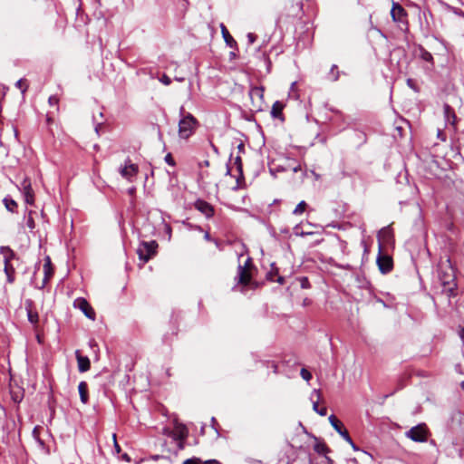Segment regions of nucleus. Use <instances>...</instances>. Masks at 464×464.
Returning <instances> with one entry per match:
<instances>
[{"label":"nucleus","mask_w":464,"mask_h":464,"mask_svg":"<svg viewBox=\"0 0 464 464\" xmlns=\"http://www.w3.org/2000/svg\"><path fill=\"white\" fill-rule=\"evenodd\" d=\"M74 306L79 308L89 319H95V313L90 304L84 298H77L74 300Z\"/></svg>","instance_id":"1a4fd4ad"},{"label":"nucleus","mask_w":464,"mask_h":464,"mask_svg":"<svg viewBox=\"0 0 464 464\" xmlns=\"http://www.w3.org/2000/svg\"><path fill=\"white\" fill-rule=\"evenodd\" d=\"M160 82L164 84V85H169L171 83V80L169 76H167L166 74H163L162 77L160 78Z\"/></svg>","instance_id":"4c0bfd02"},{"label":"nucleus","mask_w":464,"mask_h":464,"mask_svg":"<svg viewBox=\"0 0 464 464\" xmlns=\"http://www.w3.org/2000/svg\"><path fill=\"white\" fill-rule=\"evenodd\" d=\"M439 278L442 285V291L448 295H454V292L457 288L455 282V274L452 267L449 266L445 270H440L439 273Z\"/></svg>","instance_id":"f03ea898"},{"label":"nucleus","mask_w":464,"mask_h":464,"mask_svg":"<svg viewBox=\"0 0 464 464\" xmlns=\"http://www.w3.org/2000/svg\"><path fill=\"white\" fill-rule=\"evenodd\" d=\"M237 283L242 285H247L251 281V275L247 269H246V266L239 265L237 267Z\"/></svg>","instance_id":"9b49d317"},{"label":"nucleus","mask_w":464,"mask_h":464,"mask_svg":"<svg viewBox=\"0 0 464 464\" xmlns=\"http://www.w3.org/2000/svg\"><path fill=\"white\" fill-rule=\"evenodd\" d=\"M420 57L426 62H429V63L433 62V57H432L431 53L422 47H420Z\"/></svg>","instance_id":"c85d7f7f"},{"label":"nucleus","mask_w":464,"mask_h":464,"mask_svg":"<svg viewBox=\"0 0 464 464\" xmlns=\"http://www.w3.org/2000/svg\"><path fill=\"white\" fill-rule=\"evenodd\" d=\"M391 15L393 21L401 22L403 18L406 16V11L401 5L393 3L391 10Z\"/></svg>","instance_id":"ddd939ff"},{"label":"nucleus","mask_w":464,"mask_h":464,"mask_svg":"<svg viewBox=\"0 0 464 464\" xmlns=\"http://www.w3.org/2000/svg\"><path fill=\"white\" fill-rule=\"evenodd\" d=\"M122 458H123V459H127L128 461H130V458L128 457V455H127V454H124V455L122 456Z\"/></svg>","instance_id":"09e8293b"},{"label":"nucleus","mask_w":464,"mask_h":464,"mask_svg":"<svg viewBox=\"0 0 464 464\" xmlns=\"http://www.w3.org/2000/svg\"><path fill=\"white\" fill-rule=\"evenodd\" d=\"M329 422L331 423L332 427L348 442L353 444V440L346 430V429L343 427V423L336 418L335 415L332 414L329 416Z\"/></svg>","instance_id":"39448f33"},{"label":"nucleus","mask_w":464,"mask_h":464,"mask_svg":"<svg viewBox=\"0 0 464 464\" xmlns=\"http://www.w3.org/2000/svg\"><path fill=\"white\" fill-rule=\"evenodd\" d=\"M202 464H221V463L216 459H209L205 462H202Z\"/></svg>","instance_id":"a19ab883"},{"label":"nucleus","mask_w":464,"mask_h":464,"mask_svg":"<svg viewBox=\"0 0 464 464\" xmlns=\"http://www.w3.org/2000/svg\"><path fill=\"white\" fill-rule=\"evenodd\" d=\"M197 210L202 213L207 218H210L215 214V209L212 205L203 199H198L194 203Z\"/></svg>","instance_id":"9d476101"},{"label":"nucleus","mask_w":464,"mask_h":464,"mask_svg":"<svg viewBox=\"0 0 464 464\" xmlns=\"http://www.w3.org/2000/svg\"><path fill=\"white\" fill-rule=\"evenodd\" d=\"M243 266H246V269L248 270L249 266H251V258L248 257Z\"/></svg>","instance_id":"79ce46f5"},{"label":"nucleus","mask_w":464,"mask_h":464,"mask_svg":"<svg viewBox=\"0 0 464 464\" xmlns=\"http://www.w3.org/2000/svg\"><path fill=\"white\" fill-rule=\"evenodd\" d=\"M438 137H439V138H440L442 140H445V137H443V136L441 135L440 130H439V132H438Z\"/></svg>","instance_id":"49530a36"},{"label":"nucleus","mask_w":464,"mask_h":464,"mask_svg":"<svg viewBox=\"0 0 464 464\" xmlns=\"http://www.w3.org/2000/svg\"><path fill=\"white\" fill-rule=\"evenodd\" d=\"M340 72L338 71L337 65L334 64L328 73V78L332 82H336L339 79Z\"/></svg>","instance_id":"bb28decb"},{"label":"nucleus","mask_w":464,"mask_h":464,"mask_svg":"<svg viewBox=\"0 0 464 464\" xmlns=\"http://www.w3.org/2000/svg\"><path fill=\"white\" fill-rule=\"evenodd\" d=\"M15 86L22 91L23 93H24L28 88V86L24 83V82L20 79L16 82Z\"/></svg>","instance_id":"7c9ffc66"},{"label":"nucleus","mask_w":464,"mask_h":464,"mask_svg":"<svg viewBox=\"0 0 464 464\" xmlns=\"http://www.w3.org/2000/svg\"><path fill=\"white\" fill-rule=\"evenodd\" d=\"M165 161L166 163H168L169 165L170 166H174L175 165V161L172 158V155L170 153H168L166 156H165Z\"/></svg>","instance_id":"c9c22d12"},{"label":"nucleus","mask_w":464,"mask_h":464,"mask_svg":"<svg viewBox=\"0 0 464 464\" xmlns=\"http://www.w3.org/2000/svg\"><path fill=\"white\" fill-rule=\"evenodd\" d=\"M33 436L40 444H43V441L39 439V428L38 427H34V429L33 430Z\"/></svg>","instance_id":"e433bc0d"},{"label":"nucleus","mask_w":464,"mask_h":464,"mask_svg":"<svg viewBox=\"0 0 464 464\" xmlns=\"http://www.w3.org/2000/svg\"><path fill=\"white\" fill-rule=\"evenodd\" d=\"M315 396L316 401L313 402V410L317 412L320 416H325L327 414V409L325 407L320 408L318 406V401L321 398V392L320 390H314L312 397Z\"/></svg>","instance_id":"f3484780"},{"label":"nucleus","mask_w":464,"mask_h":464,"mask_svg":"<svg viewBox=\"0 0 464 464\" xmlns=\"http://www.w3.org/2000/svg\"><path fill=\"white\" fill-rule=\"evenodd\" d=\"M138 172V165L131 163L130 160H127L124 166L120 169L121 175L130 181L132 180V178L135 177Z\"/></svg>","instance_id":"423d86ee"},{"label":"nucleus","mask_w":464,"mask_h":464,"mask_svg":"<svg viewBox=\"0 0 464 464\" xmlns=\"http://www.w3.org/2000/svg\"><path fill=\"white\" fill-rule=\"evenodd\" d=\"M314 450L318 454H323V455H325L326 453L329 452V449H328L327 445L324 441H321L318 440H316V442L314 446Z\"/></svg>","instance_id":"5701e85b"},{"label":"nucleus","mask_w":464,"mask_h":464,"mask_svg":"<svg viewBox=\"0 0 464 464\" xmlns=\"http://www.w3.org/2000/svg\"><path fill=\"white\" fill-rule=\"evenodd\" d=\"M306 208H307L306 202L302 200L301 202H299L297 204L295 208L293 210V214L295 216L302 215L306 210Z\"/></svg>","instance_id":"cd10ccee"},{"label":"nucleus","mask_w":464,"mask_h":464,"mask_svg":"<svg viewBox=\"0 0 464 464\" xmlns=\"http://www.w3.org/2000/svg\"><path fill=\"white\" fill-rule=\"evenodd\" d=\"M3 202L6 209L10 212H14L15 208H17V203L12 198H5Z\"/></svg>","instance_id":"a878e982"},{"label":"nucleus","mask_w":464,"mask_h":464,"mask_svg":"<svg viewBox=\"0 0 464 464\" xmlns=\"http://www.w3.org/2000/svg\"><path fill=\"white\" fill-rule=\"evenodd\" d=\"M296 464H310V462L306 463L304 460L299 459L296 461Z\"/></svg>","instance_id":"a18cd8bd"},{"label":"nucleus","mask_w":464,"mask_h":464,"mask_svg":"<svg viewBox=\"0 0 464 464\" xmlns=\"http://www.w3.org/2000/svg\"><path fill=\"white\" fill-rule=\"evenodd\" d=\"M461 387L464 389V381L461 382Z\"/></svg>","instance_id":"6e6d98bb"},{"label":"nucleus","mask_w":464,"mask_h":464,"mask_svg":"<svg viewBox=\"0 0 464 464\" xmlns=\"http://www.w3.org/2000/svg\"><path fill=\"white\" fill-rule=\"evenodd\" d=\"M112 438H113V441H114V447H115L116 450H117V452H119L121 449H120V446H119V444L117 443V440H116V434H113Z\"/></svg>","instance_id":"ea45409f"},{"label":"nucleus","mask_w":464,"mask_h":464,"mask_svg":"<svg viewBox=\"0 0 464 464\" xmlns=\"http://www.w3.org/2000/svg\"><path fill=\"white\" fill-rule=\"evenodd\" d=\"M247 38H248L249 43L253 44L256 41V36L254 34L249 33L247 34Z\"/></svg>","instance_id":"58836bf2"},{"label":"nucleus","mask_w":464,"mask_h":464,"mask_svg":"<svg viewBox=\"0 0 464 464\" xmlns=\"http://www.w3.org/2000/svg\"><path fill=\"white\" fill-rule=\"evenodd\" d=\"M21 189L24 194V201L28 205H34V192L32 188L31 180L25 178L21 183Z\"/></svg>","instance_id":"0eeeda50"},{"label":"nucleus","mask_w":464,"mask_h":464,"mask_svg":"<svg viewBox=\"0 0 464 464\" xmlns=\"http://www.w3.org/2000/svg\"><path fill=\"white\" fill-rule=\"evenodd\" d=\"M204 164H205L206 166H208V165H209V162H208V160H206V161L204 162Z\"/></svg>","instance_id":"603ef678"},{"label":"nucleus","mask_w":464,"mask_h":464,"mask_svg":"<svg viewBox=\"0 0 464 464\" xmlns=\"http://www.w3.org/2000/svg\"><path fill=\"white\" fill-rule=\"evenodd\" d=\"M459 336L464 341V328H461L459 331Z\"/></svg>","instance_id":"c03bdc74"},{"label":"nucleus","mask_w":464,"mask_h":464,"mask_svg":"<svg viewBox=\"0 0 464 464\" xmlns=\"http://www.w3.org/2000/svg\"><path fill=\"white\" fill-rule=\"evenodd\" d=\"M277 271L275 272V274H276ZM267 278L271 281H276L278 282L279 284L283 285L284 282H285V278L283 276H277L276 279L274 278V272L273 271H270L268 274H267Z\"/></svg>","instance_id":"c756f323"},{"label":"nucleus","mask_w":464,"mask_h":464,"mask_svg":"<svg viewBox=\"0 0 464 464\" xmlns=\"http://www.w3.org/2000/svg\"><path fill=\"white\" fill-rule=\"evenodd\" d=\"M0 254L4 258V265L11 263V260L15 258V253L7 246H0Z\"/></svg>","instance_id":"a211bd4d"},{"label":"nucleus","mask_w":464,"mask_h":464,"mask_svg":"<svg viewBox=\"0 0 464 464\" xmlns=\"http://www.w3.org/2000/svg\"><path fill=\"white\" fill-rule=\"evenodd\" d=\"M221 33L223 35V38L227 45L230 47H233L236 44V41L233 39V37L230 35L229 32L227 31V27L224 24H221Z\"/></svg>","instance_id":"4be33fe9"},{"label":"nucleus","mask_w":464,"mask_h":464,"mask_svg":"<svg viewBox=\"0 0 464 464\" xmlns=\"http://www.w3.org/2000/svg\"><path fill=\"white\" fill-rule=\"evenodd\" d=\"M4 271L7 277V282L12 284L14 282L15 269L11 263L5 264Z\"/></svg>","instance_id":"412c9836"},{"label":"nucleus","mask_w":464,"mask_h":464,"mask_svg":"<svg viewBox=\"0 0 464 464\" xmlns=\"http://www.w3.org/2000/svg\"><path fill=\"white\" fill-rule=\"evenodd\" d=\"M26 311H27L28 321L33 324H36L39 320L38 313L33 311L29 306H26Z\"/></svg>","instance_id":"393cba45"},{"label":"nucleus","mask_w":464,"mask_h":464,"mask_svg":"<svg viewBox=\"0 0 464 464\" xmlns=\"http://www.w3.org/2000/svg\"><path fill=\"white\" fill-rule=\"evenodd\" d=\"M443 111H444V118H445L446 124H450L452 126H455L456 114L454 112V110L449 104L446 103L443 106Z\"/></svg>","instance_id":"dca6fc26"},{"label":"nucleus","mask_w":464,"mask_h":464,"mask_svg":"<svg viewBox=\"0 0 464 464\" xmlns=\"http://www.w3.org/2000/svg\"><path fill=\"white\" fill-rule=\"evenodd\" d=\"M204 237H205V239H207V240H209V239H210V236H209V234H208V232L205 234Z\"/></svg>","instance_id":"de8ad7c7"},{"label":"nucleus","mask_w":464,"mask_h":464,"mask_svg":"<svg viewBox=\"0 0 464 464\" xmlns=\"http://www.w3.org/2000/svg\"><path fill=\"white\" fill-rule=\"evenodd\" d=\"M183 464H202V461L198 458H192L186 459Z\"/></svg>","instance_id":"f704fd0d"},{"label":"nucleus","mask_w":464,"mask_h":464,"mask_svg":"<svg viewBox=\"0 0 464 464\" xmlns=\"http://www.w3.org/2000/svg\"><path fill=\"white\" fill-rule=\"evenodd\" d=\"M405 436L415 442H425L428 440L429 430L425 423H420L406 431Z\"/></svg>","instance_id":"7ed1b4c3"},{"label":"nucleus","mask_w":464,"mask_h":464,"mask_svg":"<svg viewBox=\"0 0 464 464\" xmlns=\"http://www.w3.org/2000/svg\"><path fill=\"white\" fill-rule=\"evenodd\" d=\"M326 460H327L328 464H332L333 463V460L331 459H329V458H326Z\"/></svg>","instance_id":"8fccbe9b"},{"label":"nucleus","mask_w":464,"mask_h":464,"mask_svg":"<svg viewBox=\"0 0 464 464\" xmlns=\"http://www.w3.org/2000/svg\"><path fill=\"white\" fill-rule=\"evenodd\" d=\"M157 247L158 244L154 240L150 242H142L140 244L137 249V254L140 259L146 263L151 258L152 256L155 255Z\"/></svg>","instance_id":"20e7f679"},{"label":"nucleus","mask_w":464,"mask_h":464,"mask_svg":"<svg viewBox=\"0 0 464 464\" xmlns=\"http://www.w3.org/2000/svg\"><path fill=\"white\" fill-rule=\"evenodd\" d=\"M76 360L78 362V370L81 372H87L91 367V362L87 356H82L80 351L75 352Z\"/></svg>","instance_id":"4468645a"},{"label":"nucleus","mask_w":464,"mask_h":464,"mask_svg":"<svg viewBox=\"0 0 464 464\" xmlns=\"http://www.w3.org/2000/svg\"><path fill=\"white\" fill-rule=\"evenodd\" d=\"M44 279H43V283L39 286V288H41V289L45 286L46 283L48 282V280L51 278V276L53 274V266H52L51 258L48 256L44 258Z\"/></svg>","instance_id":"f8f14e48"},{"label":"nucleus","mask_w":464,"mask_h":464,"mask_svg":"<svg viewBox=\"0 0 464 464\" xmlns=\"http://www.w3.org/2000/svg\"><path fill=\"white\" fill-rule=\"evenodd\" d=\"M300 375L305 381H309L312 378L311 372L304 368L301 369Z\"/></svg>","instance_id":"2f4dec72"},{"label":"nucleus","mask_w":464,"mask_h":464,"mask_svg":"<svg viewBox=\"0 0 464 464\" xmlns=\"http://www.w3.org/2000/svg\"><path fill=\"white\" fill-rule=\"evenodd\" d=\"M26 226L31 229V230H34V227H35V223H34V218H32L31 216V213L29 214L28 216V218H27V221H26Z\"/></svg>","instance_id":"72a5a7b5"},{"label":"nucleus","mask_w":464,"mask_h":464,"mask_svg":"<svg viewBox=\"0 0 464 464\" xmlns=\"http://www.w3.org/2000/svg\"><path fill=\"white\" fill-rule=\"evenodd\" d=\"M180 120L179 121V136L181 139L189 138L195 131L198 121L189 112H186L183 106L179 109Z\"/></svg>","instance_id":"f257e3e1"},{"label":"nucleus","mask_w":464,"mask_h":464,"mask_svg":"<svg viewBox=\"0 0 464 464\" xmlns=\"http://www.w3.org/2000/svg\"><path fill=\"white\" fill-rule=\"evenodd\" d=\"M236 161H237V163H239L241 161L240 157H237Z\"/></svg>","instance_id":"3c124183"},{"label":"nucleus","mask_w":464,"mask_h":464,"mask_svg":"<svg viewBox=\"0 0 464 464\" xmlns=\"http://www.w3.org/2000/svg\"><path fill=\"white\" fill-rule=\"evenodd\" d=\"M271 368L273 369V372H274L275 373H277V365H276V362H271Z\"/></svg>","instance_id":"37998d69"},{"label":"nucleus","mask_w":464,"mask_h":464,"mask_svg":"<svg viewBox=\"0 0 464 464\" xmlns=\"http://www.w3.org/2000/svg\"><path fill=\"white\" fill-rule=\"evenodd\" d=\"M411 80H410V79H409V80H408V83H409V85H411Z\"/></svg>","instance_id":"5fc2aeb1"},{"label":"nucleus","mask_w":464,"mask_h":464,"mask_svg":"<svg viewBox=\"0 0 464 464\" xmlns=\"http://www.w3.org/2000/svg\"><path fill=\"white\" fill-rule=\"evenodd\" d=\"M249 96L252 102H254L256 100L259 102V104H257L258 107H260L261 102H263L264 97V88L263 87H252L249 91Z\"/></svg>","instance_id":"2eb2a0df"},{"label":"nucleus","mask_w":464,"mask_h":464,"mask_svg":"<svg viewBox=\"0 0 464 464\" xmlns=\"http://www.w3.org/2000/svg\"><path fill=\"white\" fill-rule=\"evenodd\" d=\"M50 106H58L59 98L56 95H52L48 99Z\"/></svg>","instance_id":"473e14b6"},{"label":"nucleus","mask_w":464,"mask_h":464,"mask_svg":"<svg viewBox=\"0 0 464 464\" xmlns=\"http://www.w3.org/2000/svg\"><path fill=\"white\" fill-rule=\"evenodd\" d=\"M81 401L84 404L88 402V385L85 382H81L78 385Z\"/></svg>","instance_id":"aec40b11"},{"label":"nucleus","mask_w":464,"mask_h":464,"mask_svg":"<svg viewBox=\"0 0 464 464\" xmlns=\"http://www.w3.org/2000/svg\"><path fill=\"white\" fill-rule=\"evenodd\" d=\"M295 234L298 235L297 227H295Z\"/></svg>","instance_id":"4d7b16f0"},{"label":"nucleus","mask_w":464,"mask_h":464,"mask_svg":"<svg viewBox=\"0 0 464 464\" xmlns=\"http://www.w3.org/2000/svg\"><path fill=\"white\" fill-rule=\"evenodd\" d=\"M411 80H410V79H409V80H408V83H409V85H411Z\"/></svg>","instance_id":"864d4df0"},{"label":"nucleus","mask_w":464,"mask_h":464,"mask_svg":"<svg viewBox=\"0 0 464 464\" xmlns=\"http://www.w3.org/2000/svg\"><path fill=\"white\" fill-rule=\"evenodd\" d=\"M285 108V104L279 101L274 102L271 110V115L273 118L283 120V110Z\"/></svg>","instance_id":"6ab92c4d"},{"label":"nucleus","mask_w":464,"mask_h":464,"mask_svg":"<svg viewBox=\"0 0 464 464\" xmlns=\"http://www.w3.org/2000/svg\"><path fill=\"white\" fill-rule=\"evenodd\" d=\"M188 436V430L185 426L179 425L175 429V438L178 440H185Z\"/></svg>","instance_id":"b1692460"},{"label":"nucleus","mask_w":464,"mask_h":464,"mask_svg":"<svg viewBox=\"0 0 464 464\" xmlns=\"http://www.w3.org/2000/svg\"><path fill=\"white\" fill-rule=\"evenodd\" d=\"M377 265L382 274H387L391 272L393 267L392 258L380 252L377 257Z\"/></svg>","instance_id":"6e6552de"}]
</instances>
